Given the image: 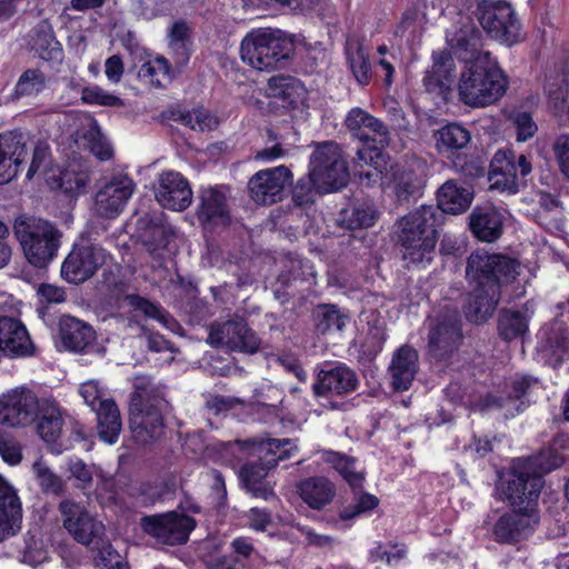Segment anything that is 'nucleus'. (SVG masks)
Returning a JSON list of instances; mask_svg holds the SVG:
<instances>
[{"label": "nucleus", "mask_w": 569, "mask_h": 569, "mask_svg": "<svg viewBox=\"0 0 569 569\" xmlns=\"http://www.w3.org/2000/svg\"><path fill=\"white\" fill-rule=\"evenodd\" d=\"M93 411L97 416L100 439L108 445L116 443L122 429L120 411L116 401L112 398L104 399Z\"/></svg>", "instance_id": "36"}, {"label": "nucleus", "mask_w": 569, "mask_h": 569, "mask_svg": "<svg viewBox=\"0 0 569 569\" xmlns=\"http://www.w3.org/2000/svg\"><path fill=\"white\" fill-rule=\"evenodd\" d=\"M136 238L157 258H163L176 250V232L172 226L164 221L162 212H147L136 219Z\"/></svg>", "instance_id": "13"}, {"label": "nucleus", "mask_w": 569, "mask_h": 569, "mask_svg": "<svg viewBox=\"0 0 569 569\" xmlns=\"http://www.w3.org/2000/svg\"><path fill=\"white\" fill-rule=\"evenodd\" d=\"M51 162V150L48 143L38 141L33 148L31 163L26 178L31 180L38 172H47Z\"/></svg>", "instance_id": "54"}, {"label": "nucleus", "mask_w": 569, "mask_h": 569, "mask_svg": "<svg viewBox=\"0 0 569 569\" xmlns=\"http://www.w3.org/2000/svg\"><path fill=\"white\" fill-rule=\"evenodd\" d=\"M59 335L63 348L72 352H84L96 340L93 328L74 317L61 319Z\"/></svg>", "instance_id": "34"}, {"label": "nucleus", "mask_w": 569, "mask_h": 569, "mask_svg": "<svg viewBox=\"0 0 569 569\" xmlns=\"http://www.w3.org/2000/svg\"><path fill=\"white\" fill-rule=\"evenodd\" d=\"M22 519V507L13 487L0 475V541L16 535Z\"/></svg>", "instance_id": "32"}, {"label": "nucleus", "mask_w": 569, "mask_h": 569, "mask_svg": "<svg viewBox=\"0 0 569 569\" xmlns=\"http://www.w3.org/2000/svg\"><path fill=\"white\" fill-rule=\"evenodd\" d=\"M93 552V563L98 568L107 569L114 563L117 559H121L118 551L111 542L104 537L89 546Z\"/></svg>", "instance_id": "53"}, {"label": "nucleus", "mask_w": 569, "mask_h": 569, "mask_svg": "<svg viewBox=\"0 0 569 569\" xmlns=\"http://www.w3.org/2000/svg\"><path fill=\"white\" fill-rule=\"evenodd\" d=\"M143 528L150 536L169 546L186 543L196 520L188 515L171 511L143 518Z\"/></svg>", "instance_id": "16"}, {"label": "nucleus", "mask_w": 569, "mask_h": 569, "mask_svg": "<svg viewBox=\"0 0 569 569\" xmlns=\"http://www.w3.org/2000/svg\"><path fill=\"white\" fill-rule=\"evenodd\" d=\"M552 151L561 173L569 179V134L556 137L552 142Z\"/></svg>", "instance_id": "57"}, {"label": "nucleus", "mask_w": 569, "mask_h": 569, "mask_svg": "<svg viewBox=\"0 0 569 569\" xmlns=\"http://www.w3.org/2000/svg\"><path fill=\"white\" fill-rule=\"evenodd\" d=\"M59 509L63 517L64 528L77 542L90 546L106 536L103 523L91 516L80 503L64 500L60 503Z\"/></svg>", "instance_id": "19"}, {"label": "nucleus", "mask_w": 569, "mask_h": 569, "mask_svg": "<svg viewBox=\"0 0 569 569\" xmlns=\"http://www.w3.org/2000/svg\"><path fill=\"white\" fill-rule=\"evenodd\" d=\"M443 405L439 410L441 417L440 423H447L455 419L451 410L462 406V383L460 381H451L445 389Z\"/></svg>", "instance_id": "52"}, {"label": "nucleus", "mask_w": 569, "mask_h": 569, "mask_svg": "<svg viewBox=\"0 0 569 569\" xmlns=\"http://www.w3.org/2000/svg\"><path fill=\"white\" fill-rule=\"evenodd\" d=\"M79 393L92 411L99 407L100 401L104 400L101 398L102 391L100 390L99 385L94 381H87L82 383L79 388Z\"/></svg>", "instance_id": "61"}, {"label": "nucleus", "mask_w": 569, "mask_h": 569, "mask_svg": "<svg viewBox=\"0 0 569 569\" xmlns=\"http://www.w3.org/2000/svg\"><path fill=\"white\" fill-rule=\"evenodd\" d=\"M321 459L341 476L353 493L363 489L365 472L356 470L357 459L355 457L333 450H325Z\"/></svg>", "instance_id": "38"}, {"label": "nucleus", "mask_w": 569, "mask_h": 569, "mask_svg": "<svg viewBox=\"0 0 569 569\" xmlns=\"http://www.w3.org/2000/svg\"><path fill=\"white\" fill-rule=\"evenodd\" d=\"M308 169L321 182L322 190L335 192L347 186L349 169L341 147L335 141H325L310 156Z\"/></svg>", "instance_id": "11"}, {"label": "nucleus", "mask_w": 569, "mask_h": 569, "mask_svg": "<svg viewBox=\"0 0 569 569\" xmlns=\"http://www.w3.org/2000/svg\"><path fill=\"white\" fill-rule=\"evenodd\" d=\"M462 137V124L459 122L448 123L436 133L437 149L440 153H447L453 163L457 171L462 170L460 163V154L462 150V142L459 138Z\"/></svg>", "instance_id": "41"}, {"label": "nucleus", "mask_w": 569, "mask_h": 569, "mask_svg": "<svg viewBox=\"0 0 569 569\" xmlns=\"http://www.w3.org/2000/svg\"><path fill=\"white\" fill-rule=\"evenodd\" d=\"M266 469L257 462H247L244 463L239 472V478L246 489L253 487L254 485L260 483L266 480Z\"/></svg>", "instance_id": "59"}, {"label": "nucleus", "mask_w": 569, "mask_h": 569, "mask_svg": "<svg viewBox=\"0 0 569 569\" xmlns=\"http://www.w3.org/2000/svg\"><path fill=\"white\" fill-rule=\"evenodd\" d=\"M124 72V66L119 54L109 57L104 62V73L111 83L120 82Z\"/></svg>", "instance_id": "64"}, {"label": "nucleus", "mask_w": 569, "mask_h": 569, "mask_svg": "<svg viewBox=\"0 0 569 569\" xmlns=\"http://www.w3.org/2000/svg\"><path fill=\"white\" fill-rule=\"evenodd\" d=\"M28 154L27 138L20 130L0 133V186L17 178Z\"/></svg>", "instance_id": "23"}, {"label": "nucleus", "mask_w": 569, "mask_h": 569, "mask_svg": "<svg viewBox=\"0 0 569 569\" xmlns=\"http://www.w3.org/2000/svg\"><path fill=\"white\" fill-rule=\"evenodd\" d=\"M327 193V191L322 190L321 182L309 169L307 173L296 181L291 190L292 202L297 207L311 206L316 202L317 196Z\"/></svg>", "instance_id": "46"}, {"label": "nucleus", "mask_w": 569, "mask_h": 569, "mask_svg": "<svg viewBox=\"0 0 569 569\" xmlns=\"http://www.w3.org/2000/svg\"><path fill=\"white\" fill-rule=\"evenodd\" d=\"M562 463V458L553 450H542L539 455L517 459L502 485V492L512 508L537 510V502L543 487V473Z\"/></svg>", "instance_id": "5"}, {"label": "nucleus", "mask_w": 569, "mask_h": 569, "mask_svg": "<svg viewBox=\"0 0 569 569\" xmlns=\"http://www.w3.org/2000/svg\"><path fill=\"white\" fill-rule=\"evenodd\" d=\"M467 273L477 284L469 295L465 316L473 323H482L496 310L501 284L516 278V263L506 256L476 252L468 258Z\"/></svg>", "instance_id": "2"}, {"label": "nucleus", "mask_w": 569, "mask_h": 569, "mask_svg": "<svg viewBox=\"0 0 569 569\" xmlns=\"http://www.w3.org/2000/svg\"><path fill=\"white\" fill-rule=\"evenodd\" d=\"M482 32L475 26L465 34V104L487 107L506 93L509 80L491 52L478 47Z\"/></svg>", "instance_id": "1"}, {"label": "nucleus", "mask_w": 569, "mask_h": 569, "mask_svg": "<svg viewBox=\"0 0 569 569\" xmlns=\"http://www.w3.org/2000/svg\"><path fill=\"white\" fill-rule=\"evenodd\" d=\"M13 232L32 267L44 269L57 257L62 233L52 222L41 218L19 217L13 223Z\"/></svg>", "instance_id": "7"}, {"label": "nucleus", "mask_w": 569, "mask_h": 569, "mask_svg": "<svg viewBox=\"0 0 569 569\" xmlns=\"http://www.w3.org/2000/svg\"><path fill=\"white\" fill-rule=\"evenodd\" d=\"M138 77L154 88H166L173 80L174 71L168 59L157 56L140 66Z\"/></svg>", "instance_id": "43"}, {"label": "nucleus", "mask_w": 569, "mask_h": 569, "mask_svg": "<svg viewBox=\"0 0 569 569\" xmlns=\"http://www.w3.org/2000/svg\"><path fill=\"white\" fill-rule=\"evenodd\" d=\"M39 299L42 303H61L66 300V292L62 288L50 284L41 283L37 291Z\"/></svg>", "instance_id": "62"}, {"label": "nucleus", "mask_w": 569, "mask_h": 569, "mask_svg": "<svg viewBox=\"0 0 569 569\" xmlns=\"http://www.w3.org/2000/svg\"><path fill=\"white\" fill-rule=\"evenodd\" d=\"M398 242L407 263L426 268L435 258L440 227L413 210L399 221Z\"/></svg>", "instance_id": "8"}, {"label": "nucleus", "mask_w": 569, "mask_h": 569, "mask_svg": "<svg viewBox=\"0 0 569 569\" xmlns=\"http://www.w3.org/2000/svg\"><path fill=\"white\" fill-rule=\"evenodd\" d=\"M197 219L206 231L224 229L231 223V213L227 201L224 186L201 188L199 204L196 210Z\"/></svg>", "instance_id": "21"}, {"label": "nucleus", "mask_w": 569, "mask_h": 569, "mask_svg": "<svg viewBox=\"0 0 569 569\" xmlns=\"http://www.w3.org/2000/svg\"><path fill=\"white\" fill-rule=\"evenodd\" d=\"M510 120L517 129L518 141H527L531 139L538 127L532 119V116L527 111H515L510 116Z\"/></svg>", "instance_id": "56"}, {"label": "nucleus", "mask_w": 569, "mask_h": 569, "mask_svg": "<svg viewBox=\"0 0 569 569\" xmlns=\"http://www.w3.org/2000/svg\"><path fill=\"white\" fill-rule=\"evenodd\" d=\"M262 449L276 456L273 461L287 460L291 457V450L297 449L291 439H268L262 443Z\"/></svg>", "instance_id": "58"}, {"label": "nucleus", "mask_w": 569, "mask_h": 569, "mask_svg": "<svg viewBox=\"0 0 569 569\" xmlns=\"http://www.w3.org/2000/svg\"><path fill=\"white\" fill-rule=\"evenodd\" d=\"M467 10L487 36L507 47L522 40L521 23L512 6L503 0H469Z\"/></svg>", "instance_id": "9"}, {"label": "nucleus", "mask_w": 569, "mask_h": 569, "mask_svg": "<svg viewBox=\"0 0 569 569\" xmlns=\"http://www.w3.org/2000/svg\"><path fill=\"white\" fill-rule=\"evenodd\" d=\"M134 182L128 176L113 177L96 194L98 213L106 219L116 218L133 193Z\"/></svg>", "instance_id": "27"}, {"label": "nucleus", "mask_w": 569, "mask_h": 569, "mask_svg": "<svg viewBox=\"0 0 569 569\" xmlns=\"http://www.w3.org/2000/svg\"><path fill=\"white\" fill-rule=\"evenodd\" d=\"M63 419L57 409L43 411L37 423V431L40 438L49 443H57L61 436Z\"/></svg>", "instance_id": "47"}, {"label": "nucleus", "mask_w": 569, "mask_h": 569, "mask_svg": "<svg viewBox=\"0 0 569 569\" xmlns=\"http://www.w3.org/2000/svg\"><path fill=\"white\" fill-rule=\"evenodd\" d=\"M499 335L510 341L527 332L528 323L519 311H502L498 322Z\"/></svg>", "instance_id": "48"}, {"label": "nucleus", "mask_w": 569, "mask_h": 569, "mask_svg": "<svg viewBox=\"0 0 569 569\" xmlns=\"http://www.w3.org/2000/svg\"><path fill=\"white\" fill-rule=\"evenodd\" d=\"M192 194L188 179L180 172L169 170L159 174L154 197L162 208L183 211L191 204Z\"/></svg>", "instance_id": "25"}, {"label": "nucleus", "mask_w": 569, "mask_h": 569, "mask_svg": "<svg viewBox=\"0 0 569 569\" xmlns=\"http://www.w3.org/2000/svg\"><path fill=\"white\" fill-rule=\"evenodd\" d=\"M38 412V397L28 388H16L0 397L1 425L27 426L36 420Z\"/></svg>", "instance_id": "20"}, {"label": "nucleus", "mask_w": 569, "mask_h": 569, "mask_svg": "<svg viewBox=\"0 0 569 569\" xmlns=\"http://www.w3.org/2000/svg\"><path fill=\"white\" fill-rule=\"evenodd\" d=\"M297 489L303 502L313 510L323 509L336 496V485L323 476L308 477L298 483Z\"/></svg>", "instance_id": "35"}, {"label": "nucleus", "mask_w": 569, "mask_h": 569, "mask_svg": "<svg viewBox=\"0 0 569 569\" xmlns=\"http://www.w3.org/2000/svg\"><path fill=\"white\" fill-rule=\"evenodd\" d=\"M127 305L134 311L142 313L146 318L160 323L163 328L172 330L177 321L159 302L138 293H129L124 297Z\"/></svg>", "instance_id": "42"}, {"label": "nucleus", "mask_w": 569, "mask_h": 569, "mask_svg": "<svg viewBox=\"0 0 569 569\" xmlns=\"http://www.w3.org/2000/svg\"><path fill=\"white\" fill-rule=\"evenodd\" d=\"M312 319L317 335H329L341 331L349 320V316L342 313L338 306L320 303L312 311Z\"/></svg>", "instance_id": "40"}, {"label": "nucleus", "mask_w": 569, "mask_h": 569, "mask_svg": "<svg viewBox=\"0 0 569 569\" xmlns=\"http://www.w3.org/2000/svg\"><path fill=\"white\" fill-rule=\"evenodd\" d=\"M282 400L276 403H266V402H257L254 407V412L258 415L264 423H273L276 421L282 420Z\"/></svg>", "instance_id": "60"}, {"label": "nucleus", "mask_w": 569, "mask_h": 569, "mask_svg": "<svg viewBox=\"0 0 569 569\" xmlns=\"http://www.w3.org/2000/svg\"><path fill=\"white\" fill-rule=\"evenodd\" d=\"M293 53V40L281 30H251L240 43L241 60L259 71L286 68Z\"/></svg>", "instance_id": "6"}, {"label": "nucleus", "mask_w": 569, "mask_h": 569, "mask_svg": "<svg viewBox=\"0 0 569 569\" xmlns=\"http://www.w3.org/2000/svg\"><path fill=\"white\" fill-rule=\"evenodd\" d=\"M345 126L351 138L357 140L353 174L361 183L375 186L382 180L387 166L383 143L388 139V129L380 119L359 107L348 111Z\"/></svg>", "instance_id": "3"}, {"label": "nucleus", "mask_w": 569, "mask_h": 569, "mask_svg": "<svg viewBox=\"0 0 569 569\" xmlns=\"http://www.w3.org/2000/svg\"><path fill=\"white\" fill-rule=\"evenodd\" d=\"M266 97L269 109L276 116L302 113L308 108V91L305 84L291 76H274L268 80Z\"/></svg>", "instance_id": "12"}, {"label": "nucleus", "mask_w": 569, "mask_h": 569, "mask_svg": "<svg viewBox=\"0 0 569 569\" xmlns=\"http://www.w3.org/2000/svg\"><path fill=\"white\" fill-rule=\"evenodd\" d=\"M386 172L389 187L392 188L399 203H408L421 196L422 180L411 168L393 163Z\"/></svg>", "instance_id": "33"}, {"label": "nucleus", "mask_w": 569, "mask_h": 569, "mask_svg": "<svg viewBox=\"0 0 569 569\" xmlns=\"http://www.w3.org/2000/svg\"><path fill=\"white\" fill-rule=\"evenodd\" d=\"M291 179V171L283 164L260 170L248 182L250 198L259 204L281 201L284 187Z\"/></svg>", "instance_id": "22"}, {"label": "nucleus", "mask_w": 569, "mask_h": 569, "mask_svg": "<svg viewBox=\"0 0 569 569\" xmlns=\"http://www.w3.org/2000/svg\"><path fill=\"white\" fill-rule=\"evenodd\" d=\"M518 169L522 177L531 172V164L526 156L520 154L516 162L515 153L511 150L497 151L490 162L488 173L490 188L512 194L517 193L519 191Z\"/></svg>", "instance_id": "17"}, {"label": "nucleus", "mask_w": 569, "mask_h": 569, "mask_svg": "<svg viewBox=\"0 0 569 569\" xmlns=\"http://www.w3.org/2000/svg\"><path fill=\"white\" fill-rule=\"evenodd\" d=\"M47 83L46 74L39 69H27L19 77L14 93L18 97L36 96L44 90Z\"/></svg>", "instance_id": "49"}, {"label": "nucleus", "mask_w": 569, "mask_h": 569, "mask_svg": "<svg viewBox=\"0 0 569 569\" xmlns=\"http://www.w3.org/2000/svg\"><path fill=\"white\" fill-rule=\"evenodd\" d=\"M539 522L537 510L512 508L502 515L493 526L495 540L498 542H516L530 536Z\"/></svg>", "instance_id": "26"}, {"label": "nucleus", "mask_w": 569, "mask_h": 569, "mask_svg": "<svg viewBox=\"0 0 569 569\" xmlns=\"http://www.w3.org/2000/svg\"><path fill=\"white\" fill-rule=\"evenodd\" d=\"M419 370V353L411 345L400 346L392 356L388 368L390 385L395 391L408 390Z\"/></svg>", "instance_id": "30"}, {"label": "nucleus", "mask_w": 569, "mask_h": 569, "mask_svg": "<svg viewBox=\"0 0 569 569\" xmlns=\"http://www.w3.org/2000/svg\"><path fill=\"white\" fill-rule=\"evenodd\" d=\"M106 251L94 244H74L61 266V276L69 283L90 279L104 263Z\"/></svg>", "instance_id": "18"}, {"label": "nucleus", "mask_w": 569, "mask_h": 569, "mask_svg": "<svg viewBox=\"0 0 569 569\" xmlns=\"http://www.w3.org/2000/svg\"><path fill=\"white\" fill-rule=\"evenodd\" d=\"M58 187L69 197H77L86 192L87 179L81 173L62 170L59 174Z\"/></svg>", "instance_id": "55"}, {"label": "nucleus", "mask_w": 569, "mask_h": 569, "mask_svg": "<svg viewBox=\"0 0 569 569\" xmlns=\"http://www.w3.org/2000/svg\"><path fill=\"white\" fill-rule=\"evenodd\" d=\"M36 355V346L21 320L1 316L0 318V359L30 358Z\"/></svg>", "instance_id": "24"}, {"label": "nucleus", "mask_w": 569, "mask_h": 569, "mask_svg": "<svg viewBox=\"0 0 569 569\" xmlns=\"http://www.w3.org/2000/svg\"><path fill=\"white\" fill-rule=\"evenodd\" d=\"M168 38L169 43H182L192 41V29L186 20H177L172 23L168 33Z\"/></svg>", "instance_id": "63"}, {"label": "nucleus", "mask_w": 569, "mask_h": 569, "mask_svg": "<svg viewBox=\"0 0 569 569\" xmlns=\"http://www.w3.org/2000/svg\"><path fill=\"white\" fill-rule=\"evenodd\" d=\"M208 342L214 347H227L232 351L256 353L261 340L244 319L214 322L209 328Z\"/></svg>", "instance_id": "15"}, {"label": "nucleus", "mask_w": 569, "mask_h": 569, "mask_svg": "<svg viewBox=\"0 0 569 569\" xmlns=\"http://www.w3.org/2000/svg\"><path fill=\"white\" fill-rule=\"evenodd\" d=\"M358 386L357 373L346 363H338L318 372L312 390L318 397L342 396L356 391Z\"/></svg>", "instance_id": "28"}, {"label": "nucleus", "mask_w": 569, "mask_h": 569, "mask_svg": "<svg viewBox=\"0 0 569 569\" xmlns=\"http://www.w3.org/2000/svg\"><path fill=\"white\" fill-rule=\"evenodd\" d=\"M81 101L90 106L122 107L123 100L97 84L87 86L81 89Z\"/></svg>", "instance_id": "51"}, {"label": "nucleus", "mask_w": 569, "mask_h": 569, "mask_svg": "<svg viewBox=\"0 0 569 569\" xmlns=\"http://www.w3.org/2000/svg\"><path fill=\"white\" fill-rule=\"evenodd\" d=\"M130 428L133 439L148 445L163 433L164 422L161 409L150 398L134 392L130 402Z\"/></svg>", "instance_id": "14"}, {"label": "nucleus", "mask_w": 569, "mask_h": 569, "mask_svg": "<svg viewBox=\"0 0 569 569\" xmlns=\"http://www.w3.org/2000/svg\"><path fill=\"white\" fill-rule=\"evenodd\" d=\"M378 219V212L375 206L369 202L352 203L343 208L339 214L341 227L350 230L369 228Z\"/></svg>", "instance_id": "44"}, {"label": "nucleus", "mask_w": 569, "mask_h": 569, "mask_svg": "<svg viewBox=\"0 0 569 569\" xmlns=\"http://www.w3.org/2000/svg\"><path fill=\"white\" fill-rule=\"evenodd\" d=\"M468 226L477 240L493 243L502 236L505 222L502 214L496 208L487 206L472 209Z\"/></svg>", "instance_id": "31"}, {"label": "nucleus", "mask_w": 569, "mask_h": 569, "mask_svg": "<svg viewBox=\"0 0 569 569\" xmlns=\"http://www.w3.org/2000/svg\"><path fill=\"white\" fill-rule=\"evenodd\" d=\"M30 48L40 59L49 62H61L63 59L62 44L57 40L49 24H39L30 33Z\"/></svg>", "instance_id": "37"}, {"label": "nucleus", "mask_w": 569, "mask_h": 569, "mask_svg": "<svg viewBox=\"0 0 569 569\" xmlns=\"http://www.w3.org/2000/svg\"><path fill=\"white\" fill-rule=\"evenodd\" d=\"M345 54L356 81L361 87L368 86L372 79V71L367 49L360 43L356 46L348 43Z\"/></svg>", "instance_id": "45"}, {"label": "nucleus", "mask_w": 569, "mask_h": 569, "mask_svg": "<svg viewBox=\"0 0 569 569\" xmlns=\"http://www.w3.org/2000/svg\"><path fill=\"white\" fill-rule=\"evenodd\" d=\"M425 358L438 372L451 373L459 369L462 347V313L457 307L445 305L430 312L425 322Z\"/></svg>", "instance_id": "4"}, {"label": "nucleus", "mask_w": 569, "mask_h": 569, "mask_svg": "<svg viewBox=\"0 0 569 569\" xmlns=\"http://www.w3.org/2000/svg\"><path fill=\"white\" fill-rule=\"evenodd\" d=\"M538 383L536 378L523 376L516 378L511 385V392L507 399H500L492 395H487L485 398L470 405V409L475 411H487L490 409L507 408L511 405L512 399L521 400V405H525L522 400L529 395L530 389Z\"/></svg>", "instance_id": "39"}, {"label": "nucleus", "mask_w": 569, "mask_h": 569, "mask_svg": "<svg viewBox=\"0 0 569 569\" xmlns=\"http://www.w3.org/2000/svg\"><path fill=\"white\" fill-rule=\"evenodd\" d=\"M355 496V503L343 507L339 512V517L343 521L371 512L379 506L378 497L372 493L360 490Z\"/></svg>", "instance_id": "50"}, {"label": "nucleus", "mask_w": 569, "mask_h": 569, "mask_svg": "<svg viewBox=\"0 0 569 569\" xmlns=\"http://www.w3.org/2000/svg\"><path fill=\"white\" fill-rule=\"evenodd\" d=\"M427 219L441 228L446 214H459L462 212V187L455 181H446L437 191V204H422L416 209Z\"/></svg>", "instance_id": "29"}, {"label": "nucleus", "mask_w": 569, "mask_h": 569, "mask_svg": "<svg viewBox=\"0 0 569 569\" xmlns=\"http://www.w3.org/2000/svg\"><path fill=\"white\" fill-rule=\"evenodd\" d=\"M431 61V66L425 71L422 78L426 92L438 100L437 103H450L456 91L459 100H462V77L457 80V69L451 51L433 50Z\"/></svg>", "instance_id": "10"}]
</instances>
